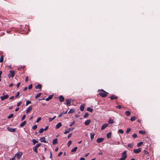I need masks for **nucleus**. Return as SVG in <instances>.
I'll use <instances>...</instances> for the list:
<instances>
[{"mask_svg":"<svg viewBox=\"0 0 160 160\" xmlns=\"http://www.w3.org/2000/svg\"><path fill=\"white\" fill-rule=\"evenodd\" d=\"M7 129L9 131L11 132H14L16 131V129L15 128H12L10 127H8L7 128Z\"/></svg>","mask_w":160,"mask_h":160,"instance_id":"8","label":"nucleus"},{"mask_svg":"<svg viewBox=\"0 0 160 160\" xmlns=\"http://www.w3.org/2000/svg\"><path fill=\"white\" fill-rule=\"evenodd\" d=\"M143 152H144V155H147L149 154V152H148L145 150H144Z\"/></svg>","mask_w":160,"mask_h":160,"instance_id":"51","label":"nucleus"},{"mask_svg":"<svg viewBox=\"0 0 160 160\" xmlns=\"http://www.w3.org/2000/svg\"><path fill=\"white\" fill-rule=\"evenodd\" d=\"M32 88V85L30 84L28 87V88L29 89H31Z\"/></svg>","mask_w":160,"mask_h":160,"instance_id":"55","label":"nucleus"},{"mask_svg":"<svg viewBox=\"0 0 160 160\" xmlns=\"http://www.w3.org/2000/svg\"><path fill=\"white\" fill-rule=\"evenodd\" d=\"M62 153V152H60L58 155V156L59 157L60 155H61Z\"/></svg>","mask_w":160,"mask_h":160,"instance_id":"57","label":"nucleus"},{"mask_svg":"<svg viewBox=\"0 0 160 160\" xmlns=\"http://www.w3.org/2000/svg\"><path fill=\"white\" fill-rule=\"evenodd\" d=\"M77 148H78L77 147H74L73 149H72L71 150V152H76L77 151Z\"/></svg>","mask_w":160,"mask_h":160,"instance_id":"29","label":"nucleus"},{"mask_svg":"<svg viewBox=\"0 0 160 160\" xmlns=\"http://www.w3.org/2000/svg\"><path fill=\"white\" fill-rule=\"evenodd\" d=\"M91 122V121L90 120H88L85 122V124L86 126H88L90 123Z\"/></svg>","mask_w":160,"mask_h":160,"instance_id":"15","label":"nucleus"},{"mask_svg":"<svg viewBox=\"0 0 160 160\" xmlns=\"http://www.w3.org/2000/svg\"><path fill=\"white\" fill-rule=\"evenodd\" d=\"M48 128V126H46L45 127V128L44 129V131H46Z\"/></svg>","mask_w":160,"mask_h":160,"instance_id":"62","label":"nucleus"},{"mask_svg":"<svg viewBox=\"0 0 160 160\" xmlns=\"http://www.w3.org/2000/svg\"><path fill=\"white\" fill-rule=\"evenodd\" d=\"M41 94H42V93H38L37 95L36 96L35 98H38L39 97L41 96Z\"/></svg>","mask_w":160,"mask_h":160,"instance_id":"35","label":"nucleus"},{"mask_svg":"<svg viewBox=\"0 0 160 160\" xmlns=\"http://www.w3.org/2000/svg\"><path fill=\"white\" fill-rule=\"evenodd\" d=\"M37 128V125H34L33 126L32 128L33 129V130H35Z\"/></svg>","mask_w":160,"mask_h":160,"instance_id":"47","label":"nucleus"},{"mask_svg":"<svg viewBox=\"0 0 160 160\" xmlns=\"http://www.w3.org/2000/svg\"><path fill=\"white\" fill-rule=\"evenodd\" d=\"M25 117H26V115H23L22 117V120H24L25 118Z\"/></svg>","mask_w":160,"mask_h":160,"instance_id":"56","label":"nucleus"},{"mask_svg":"<svg viewBox=\"0 0 160 160\" xmlns=\"http://www.w3.org/2000/svg\"><path fill=\"white\" fill-rule=\"evenodd\" d=\"M59 100L61 102H62L64 100V98L62 96H60L59 98Z\"/></svg>","mask_w":160,"mask_h":160,"instance_id":"17","label":"nucleus"},{"mask_svg":"<svg viewBox=\"0 0 160 160\" xmlns=\"http://www.w3.org/2000/svg\"><path fill=\"white\" fill-rule=\"evenodd\" d=\"M108 123H105L103 124L101 127V130H104L106 128L108 127Z\"/></svg>","mask_w":160,"mask_h":160,"instance_id":"10","label":"nucleus"},{"mask_svg":"<svg viewBox=\"0 0 160 160\" xmlns=\"http://www.w3.org/2000/svg\"><path fill=\"white\" fill-rule=\"evenodd\" d=\"M75 121H73L72 122H71L70 124V127H71L72 125H74L75 124Z\"/></svg>","mask_w":160,"mask_h":160,"instance_id":"46","label":"nucleus"},{"mask_svg":"<svg viewBox=\"0 0 160 160\" xmlns=\"http://www.w3.org/2000/svg\"><path fill=\"white\" fill-rule=\"evenodd\" d=\"M90 135L91 139L92 140L94 138L95 135V133L93 132L91 133Z\"/></svg>","mask_w":160,"mask_h":160,"instance_id":"20","label":"nucleus"},{"mask_svg":"<svg viewBox=\"0 0 160 160\" xmlns=\"http://www.w3.org/2000/svg\"><path fill=\"white\" fill-rule=\"evenodd\" d=\"M13 116V114H11L9 116H8V119H10L12 118Z\"/></svg>","mask_w":160,"mask_h":160,"instance_id":"40","label":"nucleus"},{"mask_svg":"<svg viewBox=\"0 0 160 160\" xmlns=\"http://www.w3.org/2000/svg\"><path fill=\"white\" fill-rule=\"evenodd\" d=\"M118 98V97L114 95H112L110 97V98L111 100L116 99Z\"/></svg>","mask_w":160,"mask_h":160,"instance_id":"16","label":"nucleus"},{"mask_svg":"<svg viewBox=\"0 0 160 160\" xmlns=\"http://www.w3.org/2000/svg\"><path fill=\"white\" fill-rule=\"evenodd\" d=\"M43 131H44V129L42 128L40 129V130H39V133H41L43 132Z\"/></svg>","mask_w":160,"mask_h":160,"instance_id":"50","label":"nucleus"},{"mask_svg":"<svg viewBox=\"0 0 160 160\" xmlns=\"http://www.w3.org/2000/svg\"><path fill=\"white\" fill-rule=\"evenodd\" d=\"M28 80V77H27L25 78V81L27 82Z\"/></svg>","mask_w":160,"mask_h":160,"instance_id":"64","label":"nucleus"},{"mask_svg":"<svg viewBox=\"0 0 160 160\" xmlns=\"http://www.w3.org/2000/svg\"><path fill=\"white\" fill-rule=\"evenodd\" d=\"M22 101H20L19 102H18L17 103V106L18 107L19 106H20L21 104L22 103Z\"/></svg>","mask_w":160,"mask_h":160,"instance_id":"45","label":"nucleus"},{"mask_svg":"<svg viewBox=\"0 0 160 160\" xmlns=\"http://www.w3.org/2000/svg\"><path fill=\"white\" fill-rule=\"evenodd\" d=\"M116 107L119 109H121V106L120 105H118Z\"/></svg>","mask_w":160,"mask_h":160,"instance_id":"61","label":"nucleus"},{"mask_svg":"<svg viewBox=\"0 0 160 160\" xmlns=\"http://www.w3.org/2000/svg\"><path fill=\"white\" fill-rule=\"evenodd\" d=\"M41 143H39L37 144L33 148V151L35 152L36 153L38 152L37 149L38 148L41 146Z\"/></svg>","mask_w":160,"mask_h":160,"instance_id":"4","label":"nucleus"},{"mask_svg":"<svg viewBox=\"0 0 160 160\" xmlns=\"http://www.w3.org/2000/svg\"><path fill=\"white\" fill-rule=\"evenodd\" d=\"M64 114L63 113V112H62L59 115H58V117H61V116H62L63 114Z\"/></svg>","mask_w":160,"mask_h":160,"instance_id":"58","label":"nucleus"},{"mask_svg":"<svg viewBox=\"0 0 160 160\" xmlns=\"http://www.w3.org/2000/svg\"><path fill=\"white\" fill-rule=\"evenodd\" d=\"M136 119V118L135 116H133L131 117L130 118V120L132 121H133L135 120Z\"/></svg>","mask_w":160,"mask_h":160,"instance_id":"33","label":"nucleus"},{"mask_svg":"<svg viewBox=\"0 0 160 160\" xmlns=\"http://www.w3.org/2000/svg\"><path fill=\"white\" fill-rule=\"evenodd\" d=\"M22 154L23 153L22 152H18L15 154V156L16 157L18 160H19L22 156Z\"/></svg>","mask_w":160,"mask_h":160,"instance_id":"2","label":"nucleus"},{"mask_svg":"<svg viewBox=\"0 0 160 160\" xmlns=\"http://www.w3.org/2000/svg\"><path fill=\"white\" fill-rule=\"evenodd\" d=\"M143 142H141L138 143L137 145V146L138 147H139L140 146H141L142 144H143Z\"/></svg>","mask_w":160,"mask_h":160,"instance_id":"32","label":"nucleus"},{"mask_svg":"<svg viewBox=\"0 0 160 160\" xmlns=\"http://www.w3.org/2000/svg\"><path fill=\"white\" fill-rule=\"evenodd\" d=\"M3 60V57L2 56H1L0 58V62H2Z\"/></svg>","mask_w":160,"mask_h":160,"instance_id":"38","label":"nucleus"},{"mask_svg":"<svg viewBox=\"0 0 160 160\" xmlns=\"http://www.w3.org/2000/svg\"><path fill=\"white\" fill-rule=\"evenodd\" d=\"M9 96L7 94L5 95H4L3 96H2L0 97V98L1 101H3L4 100L7 99L8 98Z\"/></svg>","mask_w":160,"mask_h":160,"instance_id":"6","label":"nucleus"},{"mask_svg":"<svg viewBox=\"0 0 160 160\" xmlns=\"http://www.w3.org/2000/svg\"><path fill=\"white\" fill-rule=\"evenodd\" d=\"M20 94V92H18L17 94L15 95V97L16 98L18 97V96H19Z\"/></svg>","mask_w":160,"mask_h":160,"instance_id":"54","label":"nucleus"},{"mask_svg":"<svg viewBox=\"0 0 160 160\" xmlns=\"http://www.w3.org/2000/svg\"><path fill=\"white\" fill-rule=\"evenodd\" d=\"M15 72L14 71H10L8 75V78H10L11 77L13 78L15 75Z\"/></svg>","mask_w":160,"mask_h":160,"instance_id":"3","label":"nucleus"},{"mask_svg":"<svg viewBox=\"0 0 160 160\" xmlns=\"http://www.w3.org/2000/svg\"><path fill=\"white\" fill-rule=\"evenodd\" d=\"M120 143V142H117V143L115 142V143H111V144L112 145H118Z\"/></svg>","mask_w":160,"mask_h":160,"instance_id":"42","label":"nucleus"},{"mask_svg":"<svg viewBox=\"0 0 160 160\" xmlns=\"http://www.w3.org/2000/svg\"><path fill=\"white\" fill-rule=\"evenodd\" d=\"M122 157H125L127 158L126 151H124L123 152L122 154Z\"/></svg>","mask_w":160,"mask_h":160,"instance_id":"23","label":"nucleus"},{"mask_svg":"<svg viewBox=\"0 0 160 160\" xmlns=\"http://www.w3.org/2000/svg\"><path fill=\"white\" fill-rule=\"evenodd\" d=\"M141 148H139L138 149H134L133 150V152L136 154H138L140 153L141 151Z\"/></svg>","mask_w":160,"mask_h":160,"instance_id":"5","label":"nucleus"},{"mask_svg":"<svg viewBox=\"0 0 160 160\" xmlns=\"http://www.w3.org/2000/svg\"><path fill=\"white\" fill-rule=\"evenodd\" d=\"M133 144V143H129L128 145V147L130 148H131L132 147Z\"/></svg>","mask_w":160,"mask_h":160,"instance_id":"36","label":"nucleus"},{"mask_svg":"<svg viewBox=\"0 0 160 160\" xmlns=\"http://www.w3.org/2000/svg\"><path fill=\"white\" fill-rule=\"evenodd\" d=\"M74 128L72 129H71L70 128H68L67 130H65V131L64 132V134H66L68 133H69L70 131H72L74 129Z\"/></svg>","mask_w":160,"mask_h":160,"instance_id":"7","label":"nucleus"},{"mask_svg":"<svg viewBox=\"0 0 160 160\" xmlns=\"http://www.w3.org/2000/svg\"><path fill=\"white\" fill-rule=\"evenodd\" d=\"M32 142L33 145H34L36 143L38 142L37 141H36L34 139H32Z\"/></svg>","mask_w":160,"mask_h":160,"instance_id":"37","label":"nucleus"},{"mask_svg":"<svg viewBox=\"0 0 160 160\" xmlns=\"http://www.w3.org/2000/svg\"><path fill=\"white\" fill-rule=\"evenodd\" d=\"M20 82L18 83L17 84V88H18L19 86H20Z\"/></svg>","mask_w":160,"mask_h":160,"instance_id":"59","label":"nucleus"},{"mask_svg":"<svg viewBox=\"0 0 160 160\" xmlns=\"http://www.w3.org/2000/svg\"><path fill=\"white\" fill-rule=\"evenodd\" d=\"M139 133L141 134H144L146 133V132L145 131L141 130L139 131Z\"/></svg>","mask_w":160,"mask_h":160,"instance_id":"30","label":"nucleus"},{"mask_svg":"<svg viewBox=\"0 0 160 160\" xmlns=\"http://www.w3.org/2000/svg\"><path fill=\"white\" fill-rule=\"evenodd\" d=\"M32 106H29L27 109L26 112V113H28L29 112H30L32 110Z\"/></svg>","mask_w":160,"mask_h":160,"instance_id":"12","label":"nucleus"},{"mask_svg":"<svg viewBox=\"0 0 160 160\" xmlns=\"http://www.w3.org/2000/svg\"><path fill=\"white\" fill-rule=\"evenodd\" d=\"M118 132L120 133L123 134L124 132V131L120 129L118 130Z\"/></svg>","mask_w":160,"mask_h":160,"instance_id":"39","label":"nucleus"},{"mask_svg":"<svg viewBox=\"0 0 160 160\" xmlns=\"http://www.w3.org/2000/svg\"><path fill=\"white\" fill-rule=\"evenodd\" d=\"M111 134L112 133L111 132H108L107 134V137L108 138H111Z\"/></svg>","mask_w":160,"mask_h":160,"instance_id":"25","label":"nucleus"},{"mask_svg":"<svg viewBox=\"0 0 160 160\" xmlns=\"http://www.w3.org/2000/svg\"><path fill=\"white\" fill-rule=\"evenodd\" d=\"M87 111L90 112H92L93 111V109L92 108H91L90 107H88L87 108Z\"/></svg>","mask_w":160,"mask_h":160,"instance_id":"27","label":"nucleus"},{"mask_svg":"<svg viewBox=\"0 0 160 160\" xmlns=\"http://www.w3.org/2000/svg\"><path fill=\"white\" fill-rule=\"evenodd\" d=\"M62 126V124L61 122L58 123L56 125V129H58L60 127Z\"/></svg>","mask_w":160,"mask_h":160,"instance_id":"19","label":"nucleus"},{"mask_svg":"<svg viewBox=\"0 0 160 160\" xmlns=\"http://www.w3.org/2000/svg\"><path fill=\"white\" fill-rule=\"evenodd\" d=\"M66 105L68 106H70L71 105V102L69 99H66Z\"/></svg>","mask_w":160,"mask_h":160,"instance_id":"13","label":"nucleus"},{"mask_svg":"<svg viewBox=\"0 0 160 160\" xmlns=\"http://www.w3.org/2000/svg\"><path fill=\"white\" fill-rule=\"evenodd\" d=\"M41 117L38 118L36 122L37 123L38 122L40 121L41 120Z\"/></svg>","mask_w":160,"mask_h":160,"instance_id":"52","label":"nucleus"},{"mask_svg":"<svg viewBox=\"0 0 160 160\" xmlns=\"http://www.w3.org/2000/svg\"><path fill=\"white\" fill-rule=\"evenodd\" d=\"M108 122L109 124L113 123L114 122V121L113 119H112L111 118H110L109 119Z\"/></svg>","mask_w":160,"mask_h":160,"instance_id":"21","label":"nucleus"},{"mask_svg":"<svg viewBox=\"0 0 160 160\" xmlns=\"http://www.w3.org/2000/svg\"><path fill=\"white\" fill-rule=\"evenodd\" d=\"M56 117V116H54L52 118H49V122H50L52 121V120L54 119Z\"/></svg>","mask_w":160,"mask_h":160,"instance_id":"31","label":"nucleus"},{"mask_svg":"<svg viewBox=\"0 0 160 160\" xmlns=\"http://www.w3.org/2000/svg\"><path fill=\"white\" fill-rule=\"evenodd\" d=\"M26 123V121H25L20 124L21 127H23Z\"/></svg>","mask_w":160,"mask_h":160,"instance_id":"26","label":"nucleus"},{"mask_svg":"<svg viewBox=\"0 0 160 160\" xmlns=\"http://www.w3.org/2000/svg\"><path fill=\"white\" fill-rule=\"evenodd\" d=\"M72 141L71 140L69 141L67 144V145L68 146V147H69L71 145V143H72Z\"/></svg>","mask_w":160,"mask_h":160,"instance_id":"43","label":"nucleus"},{"mask_svg":"<svg viewBox=\"0 0 160 160\" xmlns=\"http://www.w3.org/2000/svg\"><path fill=\"white\" fill-rule=\"evenodd\" d=\"M52 96L50 95L48 98L45 99V100L46 101H49V100L52 99Z\"/></svg>","mask_w":160,"mask_h":160,"instance_id":"24","label":"nucleus"},{"mask_svg":"<svg viewBox=\"0 0 160 160\" xmlns=\"http://www.w3.org/2000/svg\"><path fill=\"white\" fill-rule=\"evenodd\" d=\"M126 158L124 157H122V158L119 159V160H125Z\"/></svg>","mask_w":160,"mask_h":160,"instance_id":"49","label":"nucleus"},{"mask_svg":"<svg viewBox=\"0 0 160 160\" xmlns=\"http://www.w3.org/2000/svg\"><path fill=\"white\" fill-rule=\"evenodd\" d=\"M45 138L44 137H43L40 138V142L44 143H47V142L45 141Z\"/></svg>","mask_w":160,"mask_h":160,"instance_id":"14","label":"nucleus"},{"mask_svg":"<svg viewBox=\"0 0 160 160\" xmlns=\"http://www.w3.org/2000/svg\"><path fill=\"white\" fill-rule=\"evenodd\" d=\"M88 112H86V113H85V114L84 115V118H86L87 117H88Z\"/></svg>","mask_w":160,"mask_h":160,"instance_id":"48","label":"nucleus"},{"mask_svg":"<svg viewBox=\"0 0 160 160\" xmlns=\"http://www.w3.org/2000/svg\"><path fill=\"white\" fill-rule=\"evenodd\" d=\"M14 98V96H12V97H11L9 99L10 100H11V99H13Z\"/></svg>","mask_w":160,"mask_h":160,"instance_id":"63","label":"nucleus"},{"mask_svg":"<svg viewBox=\"0 0 160 160\" xmlns=\"http://www.w3.org/2000/svg\"><path fill=\"white\" fill-rule=\"evenodd\" d=\"M85 104H82L80 106V110L81 111H83L84 110Z\"/></svg>","mask_w":160,"mask_h":160,"instance_id":"9","label":"nucleus"},{"mask_svg":"<svg viewBox=\"0 0 160 160\" xmlns=\"http://www.w3.org/2000/svg\"><path fill=\"white\" fill-rule=\"evenodd\" d=\"M131 130V128H128L127 129L126 132L128 133H129Z\"/></svg>","mask_w":160,"mask_h":160,"instance_id":"44","label":"nucleus"},{"mask_svg":"<svg viewBox=\"0 0 160 160\" xmlns=\"http://www.w3.org/2000/svg\"><path fill=\"white\" fill-rule=\"evenodd\" d=\"M52 143L53 145H56L58 143L57 139L55 138L52 141Z\"/></svg>","mask_w":160,"mask_h":160,"instance_id":"18","label":"nucleus"},{"mask_svg":"<svg viewBox=\"0 0 160 160\" xmlns=\"http://www.w3.org/2000/svg\"><path fill=\"white\" fill-rule=\"evenodd\" d=\"M125 114L127 116H129L131 114V112L129 111H126L125 112Z\"/></svg>","mask_w":160,"mask_h":160,"instance_id":"28","label":"nucleus"},{"mask_svg":"<svg viewBox=\"0 0 160 160\" xmlns=\"http://www.w3.org/2000/svg\"><path fill=\"white\" fill-rule=\"evenodd\" d=\"M74 112V110L73 109H71L68 112V113H73Z\"/></svg>","mask_w":160,"mask_h":160,"instance_id":"34","label":"nucleus"},{"mask_svg":"<svg viewBox=\"0 0 160 160\" xmlns=\"http://www.w3.org/2000/svg\"><path fill=\"white\" fill-rule=\"evenodd\" d=\"M132 137L133 138H135L137 137V135L136 134H134L132 135Z\"/></svg>","mask_w":160,"mask_h":160,"instance_id":"53","label":"nucleus"},{"mask_svg":"<svg viewBox=\"0 0 160 160\" xmlns=\"http://www.w3.org/2000/svg\"><path fill=\"white\" fill-rule=\"evenodd\" d=\"M42 87V85L41 84H38L35 87L36 89H41Z\"/></svg>","mask_w":160,"mask_h":160,"instance_id":"22","label":"nucleus"},{"mask_svg":"<svg viewBox=\"0 0 160 160\" xmlns=\"http://www.w3.org/2000/svg\"><path fill=\"white\" fill-rule=\"evenodd\" d=\"M31 102L29 100H27L26 102V106L30 104L31 103Z\"/></svg>","mask_w":160,"mask_h":160,"instance_id":"41","label":"nucleus"},{"mask_svg":"<svg viewBox=\"0 0 160 160\" xmlns=\"http://www.w3.org/2000/svg\"><path fill=\"white\" fill-rule=\"evenodd\" d=\"M104 140V138H99L97 139V142L98 143H100L102 142Z\"/></svg>","mask_w":160,"mask_h":160,"instance_id":"11","label":"nucleus"},{"mask_svg":"<svg viewBox=\"0 0 160 160\" xmlns=\"http://www.w3.org/2000/svg\"><path fill=\"white\" fill-rule=\"evenodd\" d=\"M72 133H70L68 136V138H70L72 136Z\"/></svg>","mask_w":160,"mask_h":160,"instance_id":"60","label":"nucleus"},{"mask_svg":"<svg viewBox=\"0 0 160 160\" xmlns=\"http://www.w3.org/2000/svg\"><path fill=\"white\" fill-rule=\"evenodd\" d=\"M98 92L101 91L102 92H100L99 94L102 97H105L107 95L108 93L107 92L104 91L103 89H99L98 90Z\"/></svg>","mask_w":160,"mask_h":160,"instance_id":"1","label":"nucleus"}]
</instances>
